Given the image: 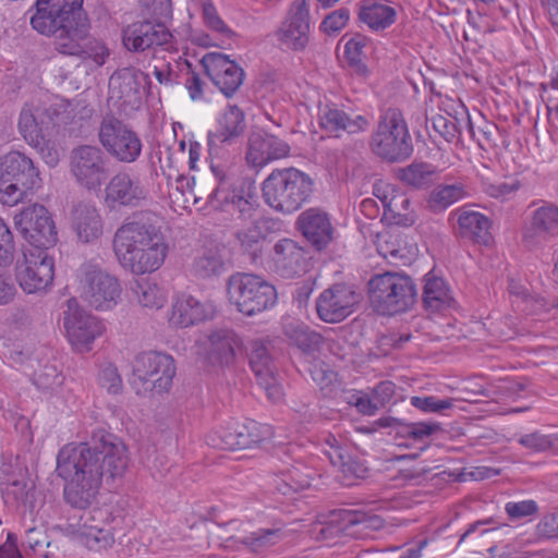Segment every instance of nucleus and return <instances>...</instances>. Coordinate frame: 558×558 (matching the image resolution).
<instances>
[{
	"mask_svg": "<svg viewBox=\"0 0 558 558\" xmlns=\"http://www.w3.org/2000/svg\"><path fill=\"white\" fill-rule=\"evenodd\" d=\"M126 447L111 434H95L90 442L63 447L57 473L63 480V500L73 509L96 504L104 481L121 477L128 468Z\"/></svg>",
	"mask_w": 558,
	"mask_h": 558,
	"instance_id": "obj_1",
	"label": "nucleus"
},
{
	"mask_svg": "<svg viewBox=\"0 0 558 558\" xmlns=\"http://www.w3.org/2000/svg\"><path fill=\"white\" fill-rule=\"evenodd\" d=\"M112 248L119 265L136 276L158 270L168 254L160 228L143 220L122 223L113 234Z\"/></svg>",
	"mask_w": 558,
	"mask_h": 558,
	"instance_id": "obj_2",
	"label": "nucleus"
},
{
	"mask_svg": "<svg viewBox=\"0 0 558 558\" xmlns=\"http://www.w3.org/2000/svg\"><path fill=\"white\" fill-rule=\"evenodd\" d=\"M260 190L268 206L283 214H292L308 202L314 181L307 173L293 167L275 169L264 180Z\"/></svg>",
	"mask_w": 558,
	"mask_h": 558,
	"instance_id": "obj_3",
	"label": "nucleus"
},
{
	"mask_svg": "<svg viewBox=\"0 0 558 558\" xmlns=\"http://www.w3.org/2000/svg\"><path fill=\"white\" fill-rule=\"evenodd\" d=\"M416 295L413 280L404 274H378L368 282L369 302L381 315H395L410 310L415 303Z\"/></svg>",
	"mask_w": 558,
	"mask_h": 558,
	"instance_id": "obj_4",
	"label": "nucleus"
},
{
	"mask_svg": "<svg viewBox=\"0 0 558 558\" xmlns=\"http://www.w3.org/2000/svg\"><path fill=\"white\" fill-rule=\"evenodd\" d=\"M41 179L33 160L20 151L0 158V202L14 206L40 186Z\"/></svg>",
	"mask_w": 558,
	"mask_h": 558,
	"instance_id": "obj_5",
	"label": "nucleus"
},
{
	"mask_svg": "<svg viewBox=\"0 0 558 558\" xmlns=\"http://www.w3.org/2000/svg\"><path fill=\"white\" fill-rule=\"evenodd\" d=\"M77 277L82 299L95 310L108 311L119 303L122 293L119 279L99 265L84 263Z\"/></svg>",
	"mask_w": 558,
	"mask_h": 558,
	"instance_id": "obj_6",
	"label": "nucleus"
},
{
	"mask_svg": "<svg viewBox=\"0 0 558 558\" xmlns=\"http://www.w3.org/2000/svg\"><path fill=\"white\" fill-rule=\"evenodd\" d=\"M371 145L377 156L389 161H399L412 154L411 136L399 110L387 111L372 135Z\"/></svg>",
	"mask_w": 558,
	"mask_h": 558,
	"instance_id": "obj_7",
	"label": "nucleus"
},
{
	"mask_svg": "<svg viewBox=\"0 0 558 558\" xmlns=\"http://www.w3.org/2000/svg\"><path fill=\"white\" fill-rule=\"evenodd\" d=\"M132 373V385L137 393L151 391L161 395L172 386L174 360L165 353L143 352L134 359Z\"/></svg>",
	"mask_w": 558,
	"mask_h": 558,
	"instance_id": "obj_8",
	"label": "nucleus"
},
{
	"mask_svg": "<svg viewBox=\"0 0 558 558\" xmlns=\"http://www.w3.org/2000/svg\"><path fill=\"white\" fill-rule=\"evenodd\" d=\"M82 4L83 0H37L31 24L38 33L53 39L59 32L71 29L74 23L87 21Z\"/></svg>",
	"mask_w": 558,
	"mask_h": 558,
	"instance_id": "obj_9",
	"label": "nucleus"
},
{
	"mask_svg": "<svg viewBox=\"0 0 558 558\" xmlns=\"http://www.w3.org/2000/svg\"><path fill=\"white\" fill-rule=\"evenodd\" d=\"M69 168L75 183L88 192L99 191L109 174L108 158L96 145L74 147L70 151Z\"/></svg>",
	"mask_w": 558,
	"mask_h": 558,
	"instance_id": "obj_10",
	"label": "nucleus"
},
{
	"mask_svg": "<svg viewBox=\"0 0 558 558\" xmlns=\"http://www.w3.org/2000/svg\"><path fill=\"white\" fill-rule=\"evenodd\" d=\"M98 137L106 151L120 162H134L141 155L142 142L138 135L111 114L104 117Z\"/></svg>",
	"mask_w": 558,
	"mask_h": 558,
	"instance_id": "obj_11",
	"label": "nucleus"
},
{
	"mask_svg": "<svg viewBox=\"0 0 558 558\" xmlns=\"http://www.w3.org/2000/svg\"><path fill=\"white\" fill-rule=\"evenodd\" d=\"M149 76L135 68H123L109 78V101L124 114L137 110L143 100Z\"/></svg>",
	"mask_w": 558,
	"mask_h": 558,
	"instance_id": "obj_12",
	"label": "nucleus"
},
{
	"mask_svg": "<svg viewBox=\"0 0 558 558\" xmlns=\"http://www.w3.org/2000/svg\"><path fill=\"white\" fill-rule=\"evenodd\" d=\"M150 199V192L145 182L128 170L114 173L104 190V203L109 209L137 208Z\"/></svg>",
	"mask_w": 558,
	"mask_h": 558,
	"instance_id": "obj_13",
	"label": "nucleus"
},
{
	"mask_svg": "<svg viewBox=\"0 0 558 558\" xmlns=\"http://www.w3.org/2000/svg\"><path fill=\"white\" fill-rule=\"evenodd\" d=\"M52 43L58 52L90 59L97 65L105 64L109 56V50L105 44L90 37L87 21L81 24L74 23L71 29L59 32Z\"/></svg>",
	"mask_w": 558,
	"mask_h": 558,
	"instance_id": "obj_14",
	"label": "nucleus"
},
{
	"mask_svg": "<svg viewBox=\"0 0 558 558\" xmlns=\"http://www.w3.org/2000/svg\"><path fill=\"white\" fill-rule=\"evenodd\" d=\"M14 223L16 230L33 247L47 250L58 241L54 222L43 205L35 204L24 208L15 215Z\"/></svg>",
	"mask_w": 558,
	"mask_h": 558,
	"instance_id": "obj_15",
	"label": "nucleus"
},
{
	"mask_svg": "<svg viewBox=\"0 0 558 558\" xmlns=\"http://www.w3.org/2000/svg\"><path fill=\"white\" fill-rule=\"evenodd\" d=\"M63 327L71 344L78 351H88L94 340L104 331L102 323L84 311L76 299L66 301Z\"/></svg>",
	"mask_w": 558,
	"mask_h": 558,
	"instance_id": "obj_16",
	"label": "nucleus"
},
{
	"mask_svg": "<svg viewBox=\"0 0 558 558\" xmlns=\"http://www.w3.org/2000/svg\"><path fill=\"white\" fill-rule=\"evenodd\" d=\"M54 263L47 250L32 247L24 253V263L17 267L16 278L26 293L46 290L53 280Z\"/></svg>",
	"mask_w": 558,
	"mask_h": 558,
	"instance_id": "obj_17",
	"label": "nucleus"
},
{
	"mask_svg": "<svg viewBox=\"0 0 558 558\" xmlns=\"http://www.w3.org/2000/svg\"><path fill=\"white\" fill-rule=\"evenodd\" d=\"M318 124L330 136L340 138L343 135L355 136L367 132L372 117L328 104L319 108Z\"/></svg>",
	"mask_w": 558,
	"mask_h": 558,
	"instance_id": "obj_18",
	"label": "nucleus"
},
{
	"mask_svg": "<svg viewBox=\"0 0 558 558\" xmlns=\"http://www.w3.org/2000/svg\"><path fill=\"white\" fill-rule=\"evenodd\" d=\"M359 294L344 283H336L325 289L316 300V313L320 320L337 324L354 312Z\"/></svg>",
	"mask_w": 558,
	"mask_h": 558,
	"instance_id": "obj_19",
	"label": "nucleus"
},
{
	"mask_svg": "<svg viewBox=\"0 0 558 558\" xmlns=\"http://www.w3.org/2000/svg\"><path fill=\"white\" fill-rule=\"evenodd\" d=\"M59 114L52 107L39 102H27L19 117V131L29 145L43 143L58 124Z\"/></svg>",
	"mask_w": 558,
	"mask_h": 558,
	"instance_id": "obj_20",
	"label": "nucleus"
},
{
	"mask_svg": "<svg viewBox=\"0 0 558 558\" xmlns=\"http://www.w3.org/2000/svg\"><path fill=\"white\" fill-rule=\"evenodd\" d=\"M201 63L206 74L228 98L232 97L243 83V70L226 54L208 52L202 58Z\"/></svg>",
	"mask_w": 558,
	"mask_h": 558,
	"instance_id": "obj_21",
	"label": "nucleus"
},
{
	"mask_svg": "<svg viewBox=\"0 0 558 558\" xmlns=\"http://www.w3.org/2000/svg\"><path fill=\"white\" fill-rule=\"evenodd\" d=\"M308 5L306 0H296L277 31L278 40L290 49L302 50L308 43Z\"/></svg>",
	"mask_w": 558,
	"mask_h": 558,
	"instance_id": "obj_22",
	"label": "nucleus"
},
{
	"mask_svg": "<svg viewBox=\"0 0 558 558\" xmlns=\"http://www.w3.org/2000/svg\"><path fill=\"white\" fill-rule=\"evenodd\" d=\"M171 33L163 23L144 20L129 25L123 31V44L128 50L144 51L154 46L168 44Z\"/></svg>",
	"mask_w": 558,
	"mask_h": 558,
	"instance_id": "obj_23",
	"label": "nucleus"
},
{
	"mask_svg": "<svg viewBox=\"0 0 558 558\" xmlns=\"http://www.w3.org/2000/svg\"><path fill=\"white\" fill-rule=\"evenodd\" d=\"M265 340L252 342L250 365L257 385L266 392L271 402H278L283 397V389L271 368V357Z\"/></svg>",
	"mask_w": 558,
	"mask_h": 558,
	"instance_id": "obj_24",
	"label": "nucleus"
},
{
	"mask_svg": "<svg viewBox=\"0 0 558 558\" xmlns=\"http://www.w3.org/2000/svg\"><path fill=\"white\" fill-rule=\"evenodd\" d=\"M275 271L282 278L291 279L307 272L310 258L293 240L282 239L274 246Z\"/></svg>",
	"mask_w": 558,
	"mask_h": 558,
	"instance_id": "obj_25",
	"label": "nucleus"
},
{
	"mask_svg": "<svg viewBox=\"0 0 558 558\" xmlns=\"http://www.w3.org/2000/svg\"><path fill=\"white\" fill-rule=\"evenodd\" d=\"M217 313L211 301H199L192 295L182 294L172 304L169 322L177 327L185 328L213 319Z\"/></svg>",
	"mask_w": 558,
	"mask_h": 558,
	"instance_id": "obj_26",
	"label": "nucleus"
},
{
	"mask_svg": "<svg viewBox=\"0 0 558 558\" xmlns=\"http://www.w3.org/2000/svg\"><path fill=\"white\" fill-rule=\"evenodd\" d=\"M281 331L288 344L298 349L305 357L314 359L324 343V338L319 332L295 318H283Z\"/></svg>",
	"mask_w": 558,
	"mask_h": 558,
	"instance_id": "obj_27",
	"label": "nucleus"
},
{
	"mask_svg": "<svg viewBox=\"0 0 558 558\" xmlns=\"http://www.w3.org/2000/svg\"><path fill=\"white\" fill-rule=\"evenodd\" d=\"M557 231L558 207L546 204L533 211L530 225L523 229L522 240L526 247L533 248Z\"/></svg>",
	"mask_w": 558,
	"mask_h": 558,
	"instance_id": "obj_28",
	"label": "nucleus"
},
{
	"mask_svg": "<svg viewBox=\"0 0 558 558\" xmlns=\"http://www.w3.org/2000/svg\"><path fill=\"white\" fill-rule=\"evenodd\" d=\"M299 229L316 250L325 248L332 240L333 228L327 213L308 208L298 218Z\"/></svg>",
	"mask_w": 558,
	"mask_h": 558,
	"instance_id": "obj_29",
	"label": "nucleus"
},
{
	"mask_svg": "<svg viewBox=\"0 0 558 558\" xmlns=\"http://www.w3.org/2000/svg\"><path fill=\"white\" fill-rule=\"evenodd\" d=\"M206 357L211 363L230 364L240 345V339L228 328L210 331L202 341Z\"/></svg>",
	"mask_w": 558,
	"mask_h": 558,
	"instance_id": "obj_30",
	"label": "nucleus"
},
{
	"mask_svg": "<svg viewBox=\"0 0 558 558\" xmlns=\"http://www.w3.org/2000/svg\"><path fill=\"white\" fill-rule=\"evenodd\" d=\"M72 229L83 243H93L102 235L104 221L92 204L78 203L72 210Z\"/></svg>",
	"mask_w": 558,
	"mask_h": 558,
	"instance_id": "obj_31",
	"label": "nucleus"
},
{
	"mask_svg": "<svg viewBox=\"0 0 558 558\" xmlns=\"http://www.w3.org/2000/svg\"><path fill=\"white\" fill-rule=\"evenodd\" d=\"M277 302L272 284L256 275L246 274V317L271 308Z\"/></svg>",
	"mask_w": 558,
	"mask_h": 558,
	"instance_id": "obj_32",
	"label": "nucleus"
},
{
	"mask_svg": "<svg viewBox=\"0 0 558 558\" xmlns=\"http://www.w3.org/2000/svg\"><path fill=\"white\" fill-rule=\"evenodd\" d=\"M397 20L393 7L383 1L361 0L357 3V21L373 32L390 27Z\"/></svg>",
	"mask_w": 558,
	"mask_h": 558,
	"instance_id": "obj_33",
	"label": "nucleus"
},
{
	"mask_svg": "<svg viewBox=\"0 0 558 558\" xmlns=\"http://www.w3.org/2000/svg\"><path fill=\"white\" fill-rule=\"evenodd\" d=\"M385 208L384 216L390 222L398 226H412L415 221L411 210L410 198L396 187L388 185L383 192V196L377 195Z\"/></svg>",
	"mask_w": 558,
	"mask_h": 558,
	"instance_id": "obj_34",
	"label": "nucleus"
},
{
	"mask_svg": "<svg viewBox=\"0 0 558 558\" xmlns=\"http://www.w3.org/2000/svg\"><path fill=\"white\" fill-rule=\"evenodd\" d=\"M458 225L464 236L480 244L487 245L490 242V221L485 215L473 210H461L458 214Z\"/></svg>",
	"mask_w": 558,
	"mask_h": 558,
	"instance_id": "obj_35",
	"label": "nucleus"
},
{
	"mask_svg": "<svg viewBox=\"0 0 558 558\" xmlns=\"http://www.w3.org/2000/svg\"><path fill=\"white\" fill-rule=\"evenodd\" d=\"M122 533V527H117L116 524L105 527H96L94 523L83 521L78 529V534L83 538L85 545L94 550L107 549L111 547L117 539V536Z\"/></svg>",
	"mask_w": 558,
	"mask_h": 558,
	"instance_id": "obj_36",
	"label": "nucleus"
},
{
	"mask_svg": "<svg viewBox=\"0 0 558 558\" xmlns=\"http://www.w3.org/2000/svg\"><path fill=\"white\" fill-rule=\"evenodd\" d=\"M244 114L236 105H230L223 114L220 130L217 133H209L208 145L211 147L218 142L232 143L244 131Z\"/></svg>",
	"mask_w": 558,
	"mask_h": 558,
	"instance_id": "obj_37",
	"label": "nucleus"
},
{
	"mask_svg": "<svg viewBox=\"0 0 558 558\" xmlns=\"http://www.w3.org/2000/svg\"><path fill=\"white\" fill-rule=\"evenodd\" d=\"M279 474L282 476V483L278 484V490L283 495L305 489L311 485L308 468L302 462L291 464L283 461Z\"/></svg>",
	"mask_w": 558,
	"mask_h": 558,
	"instance_id": "obj_38",
	"label": "nucleus"
},
{
	"mask_svg": "<svg viewBox=\"0 0 558 558\" xmlns=\"http://www.w3.org/2000/svg\"><path fill=\"white\" fill-rule=\"evenodd\" d=\"M452 301L450 291L442 278L427 274L423 289V302L427 310L436 312L449 306Z\"/></svg>",
	"mask_w": 558,
	"mask_h": 558,
	"instance_id": "obj_39",
	"label": "nucleus"
},
{
	"mask_svg": "<svg viewBox=\"0 0 558 558\" xmlns=\"http://www.w3.org/2000/svg\"><path fill=\"white\" fill-rule=\"evenodd\" d=\"M469 195L464 184L454 182L452 184H438L430 192L427 203L432 210L442 211L452 204L465 198Z\"/></svg>",
	"mask_w": 558,
	"mask_h": 558,
	"instance_id": "obj_40",
	"label": "nucleus"
},
{
	"mask_svg": "<svg viewBox=\"0 0 558 558\" xmlns=\"http://www.w3.org/2000/svg\"><path fill=\"white\" fill-rule=\"evenodd\" d=\"M250 220V227L246 228V254H250L252 263L257 264L266 245L269 226L259 215H251Z\"/></svg>",
	"mask_w": 558,
	"mask_h": 558,
	"instance_id": "obj_41",
	"label": "nucleus"
},
{
	"mask_svg": "<svg viewBox=\"0 0 558 558\" xmlns=\"http://www.w3.org/2000/svg\"><path fill=\"white\" fill-rule=\"evenodd\" d=\"M436 168L427 162H413L399 170V179L408 186L423 190L430 186L435 180Z\"/></svg>",
	"mask_w": 558,
	"mask_h": 558,
	"instance_id": "obj_42",
	"label": "nucleus"
},
{
	"mask_svg": "<svg viewBox=\"0 0 558 558\" xmlns=\"http://www.w3.org/2000/svg\"><path fill=\"white\" fill-rule=\"evenodd\" d=\"M222 267L223 259L218 246L204 248L193 263L194 272L202 278L219 274Z\"/></svg>",
	"mask_w": 558,
	"mask_h": 558,
	"instance_id": "obj_43",
	"label": "nucleus"
},
{
	"mask_svg": "<svg viewBox=\"0 0 558 558\" xmlns=\"http://www.w3.org/2000/svg\"><path fill=\"white\" fill-rule=\"evenodd\" d=\"M367 44L368 39L365 36L356 34L344 46V54L350 66L361 76L368 74V68L364 62Z\"/></svg>",
	"mask_w": 558,
	"mask_h": 558,
	"instance_id": "obj_44",
	"label": "nucleus"
},
{
	"mask_svg": "<svg viewBox=\"0 0 558 558\" xmlns=\"http://www.w3.org/2000/svg\"><path fill=\"white\" fill-rule=\"evenodd\" d=\"M280 529H259L246 537V549L255 554H264L283 539Z\"/></svg>",
	"mask_w": 558,
	"mask_h": 558,
	"instance_id": "obj_45",
	"label": "nucleus"
},
{
	"mask_svg": "<svg viewBox=\"0 0 558 558\" xmlns=\"http://www.w3.org/2000/svg\"><path fill=\"white\" fill-rule=\"evenodd\" d=\"M138 302L145 307H161L165 302V294L154 282L136 281L133 288Z\"/></svg>",
	"mask_w": 558,
	"mask_h": 558,
	"instance_id": "obj_46",
	"label": "nucleus"
},
{
	"mask_svg": "<svg viewBox=\"0 0 558 558\" xmlns=\"http://www.w3.org/2000/svg\"><path fill=\"white\" fill-rule=\"evenodd\" d=\"M141 3L144 20L165 24L171 17V0H142Z\"/></svg>",
	"mask_w": 558,
	"mask_h": 558,
	"instance_id": "obj_47",
	"label": "nucleus"
},
{
	"mask_svg": "<svg viewBox=\"0 0 558 558\" xmlns=\"http://www.w3.org/2000/svg\"><path fill=\"white\" fill-rule=\"evenodd\" d=\"M518 441L526 449L543 452L555 449L558 445V437L555 435H546L537 430L522 435Z\"/></svg>",
	"mask_w": 558,
	"mask_h": 558,
	"instance_id": "obj_48",
	"label": "nucleus"
},
{
	"mask_svg": "<svg viewBox=\"0 0 558 558\" xmlns=\"http://www.w3.org/2000/svg\"><path fill=\"white\" fill-rule=\"evenodd\" d=\"M272 428L256 421L246 422V450L263 448L272 437Z\"/></svg>",
	"mask_w": 558,
	"mask_h": 558,
	"instance_id": "obj_49",
	"label": "nucleus"
},
{
	"mask_svg": "<svg viewBox=\"0 0 558 558\" xmlns=\"http://www.w3.org/2000/svg\"><path fill=\"white\" fill-rule=\"evenodd\" d=\"M289 153L290 146L287 143L274 140L269 144V149L266 157H254L250 151L246 154V162L250 163L252 168L257 170L266 166L270 160L280 159L288 156Z\"/></svg>",
	"mask_w": 558,
	"mask_h": 558,
	"instance_id": "obj_50",
	"label": "nucleus"
},
{
	"mask_svg": "<svg viewBox=\"0 0 558 558\" xmlns=\"http://www.w3.org/2000/svg\"><path fill=\"white\" fill-rule=\"evenodd\" d=\"M439 430L440 425L436 422L404 423L402 425V435L415 441H423Z\"/></svg>",
	"mask_w": 558,
	"mask_h": 558,
	"instance_id": "obj_51",
	"label": "nucleus"
},
{
	"mask_svg": "<svg viewBox=\"0 0 558 558\" xmlns=\"http://www.w3.org/2000/svg\"><path fill=\"white\" fill-rule=\"evenodd\" d=\"M411 404L423 412L441 413L452 408L453 400L449 398L438 399L434 396L412 397Z\"/></svg>",
	"mask_w": 558,
	"mask_h": 558,
	"instance_id": "obj_52",
	"label": "nucleus"
},
{
	"mask_svg": "<svg viewBox=\"0 0 558 558\" xmlns=\"http://www.w3.org/2000/svg\"><path fill=\"white\" fill-rule=\"evenodd\" d=\"M433 129L439 133L447 142H452L462 134L461 126H458L457 118H446L436 116L432 119Z\"/></svg>",
	"mask_w": 558,
	"mask_h": 558,
	"instance_id": "obj_53",
	"label": "nucleus"
},
{
	"mask_svg": "<svg viewBox=\"0 0 558 558\" xmlns=\"http://www.w3.org/2000/svg\"><path fill=\"white\" fill-rule=\"evenodd\" d=\"M350 19V12L345 8L338 9L331 13H329L322 22L320 28L324 33L337 34L339 33L348 23Z\"/></svg>",
	"mask_w": 558,
	"mask_h": 558,
	"instance_id": "obj_54",
	"label": "nucleus"
},
{
	"mask_svg": "<svg viewBox=\"0 0 558 558\" xmlns=\"http://www.w3.org/2000/svg\"><path fill=\"white\" fill-rule=\"evenodd\" d=\"M505 511L511 520H519L537 513L538 505L532 499L509 501L505 506Z\"/></svg>",
	"mask_w": 558,
	"mask_h": 558,
	"instance_id": "obj_55",
	"label": "nucleus"
},
{
	"mask_svg": "<svg viewBox=\"0 0 558 558\" xmlns=\"http://www.w3.org/2000/svg\"><path fill=\"white\" fill-rule=\"evenodd\" d=\"M244 294V274L236 272L232 275L227 283V295L229 302L235 306L236 311L242 313V298Z\"/></svg>",
	"mask_w": 558,
	"mask_h": 558,
	"instance_id": "obj_56",
	"label": "nucleus"
},
{
	"mask_svg": "<svg viewBox=\"0 0 558 558\" xmlns=\"http://www.w3.org/2000/svg\"><path fill=\"white\" fill-rule=\"evenodd\" d=\"M14 241L9 227L0 219V265H9L14 256Z\"/></svg>",
	"mask_w": 558,
	"mask_h": 558,
	"instance_id": "obj_57",
	"label": "nucleus"
},
{
	"mask_svg": "<svg viewBox=\"0 0 558 558\" xmlns=\"http://www.w3.org/2000/svg\"><path fill=\"white\" fill-rule=\"evenodd\" d=\"M202 9H203V21L208 28H210L214 32L220 33V34H229L230 33L229 28L223 23V21L220 19L214 4L210 1L204 0L202 3Z\"/></svg>",
	"mask_w": 558,
	"mask_h": 558,
	"instance_id": "obj_58",
	"label": "nucleus"
},
{
	"mask_svg": "<svg viewBox=\"0 0 558 558\" xmlns=\"http://www.w3.org/2000/svg\"><path fill=\"white\" fill-rule=\"evenodd\" d=\"M330 462L336 466H341L342 472L347 475H351L356 478H364L367 476L368 469L364 463L353 459H348L345 461L342 453L338 454V460L330 454Z\"/></svg>",
	"mask_w": 558,
	"mask_h": 558,
	"instance_id": "obj_59",
	"label": "nucleus"
},
{
	"mask_svg": "<svg viewBox=\"0 0 558 558\" xmlns=\"http://www.w3.org/2000/svg\"><path fill=\"white\" fill-rule=\"evenodd\" d=\"M81 520L88 521L94 523L96 527H105V525L110 526L111 524H116L117 527H122V518L113 515L108 509L97 508L94 509L88 515Z\"/></svg>",
	"mask_w": 558,
	"mask_h": 558,
	"instance_id": "obj_60",
	"label": "nucleus"
},
{
	"mask_svg": "<svg viewBox=\"0 0 558 558\" xmlns=\"http://www.w3.org/2000/svg\"><path fill=\"white\" fill-rule=\"evenodd\" d=\"M99 380L101 386L110 393H118L122 388L121 377L118 374V369L112 365H108L101 369Z\"/></svg>",
	"mask_w": 558,
	"mask_h": 558,
	"instance_id": "obj_61",
	"label": "nucleus"
},
{
	"mask_svg": "<svg viewBox=\"0 0 558 558\" xmlns=\"http://www.w3.org/2000/svg\"><path fill=\"white\" fill-rule=\"evenodd\" d=\"M363 415H374L378 410V403L366 393H353L349 401Z\"/></svg>",
	"mask_w": 558,
	"mask_h": 558,
	"instance_id": "obj_62",
	"label": "nucleus"
},
{
	"mask_svg": "<svg viewBox=\"0 0 558 558\" xmlns=\"http://www.w3.org/2000/svg\"><path fill=\"white\" fill-rule=\"evenodd\" d=\"M32 146L38 149L41 159L50 168H53L59 163L60 153L54 143L47 141L46 137H44L43 143Z\"/></svg>",
	"mask_w": 558,
	"mask_h": 558,
	"instance_id": "obj_63",
	"label": "nucleus"
},
{
	"mask_svg": "<svg viewBox=\"0 0 558 558\" xmlns=\"http://www.w3.org/2000/svg\"><path fill=\"white\" fill-rule=\"evenodd\" d=\"M536 530L542 537L558 538V512L544 515Z\"/></svg>",
	"mask_w": 558,
	"mask_h": 558,
	"instance_id": "obj_64",
	"label": "nucleus"
}]
</instances>
